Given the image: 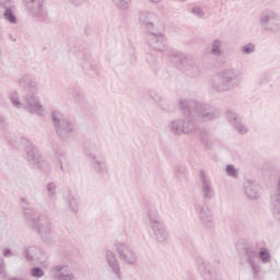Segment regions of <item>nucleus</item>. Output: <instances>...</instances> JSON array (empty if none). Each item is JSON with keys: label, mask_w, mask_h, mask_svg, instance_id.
I'll use <instances>...</instances> for the list:
<instances>
[{"label": "nucleus", "mask_w": 280, "mask_h": 280, "mask_svg": "<svg viewBox=\"0 0 280 280\" xmlns=\"http://www.w3.org/2000/svg\"><path fill=\"white\" fill-rule=\"evenodd\" d=\"M3 257H12V249L5 248L3 250Z\"/></svg>", "instance_id": "nucleus-44"}, {"label": "nucleus", "mask_w": 280, "mask_h": 280, "mask_svg": "<svg viewBox=\"0 0 280 280\" xmlns=\"http://www.w3.org/2000/svg\"><path fill=\"white\" fill-rule=\"evenodd\" d=\"M271 211L273 215L280 220V197L271 196Z\"/></svg>", "instance_id": "nucleus-33"}, {"label": "nucleus", "mask_w": 280, "mask_h": 280, "mask_svg": "<svg viewBox=\"0 0 280 280\" xmlns=\"http://www.w3.org/2000/svg\"><path fill=\"white\" fill-rule=\"evenodd\" d=\"M31 275L32 277H34L35 279H42V277H45V271H43V269L40 267H34L31 270Z\"/></svg>", "instance_id": "nucleus-40"}, {"label": "nucleus", "mask_w": 280, "mask_h": 280, "mask_svg": "<svg viewBox=\"0 0 280 280\" xmlns=\"http://www.w3.org/2000/svg\"><path fill=\"white\" fill-rule=\"evenodd\" d=\"M54 154L59 165V170L61 172H65V165H69V156H67V153L65 152V150H62L59 147L54 148Z\"/></svg>", "instance_id": "nucleus-23"}, {"label": "nucleus", "mask_w": 280, "mask_h": 280, "mask_svg": "<svg viewBox=\"0 0 280 280\" xmlns=\"http://www.w3.org/2000/svg\"><path fill=\"white\" fill-rule=\"evenodd\" d=\"M86 159L93 172L98 174V176H106V174H108V166L106 165V159L96 156L95 153H88Z\"/></svg>", "instance_id": "nucleus-17"}, {"label": "nucleus", "mask_w": 280, "mask_h": 280, "mask_svg": "<svg viewBox=\"0 0 280 280\" xmlns=\"http://www.w3.org/2000/svg\"><path fill=\"white\" fill-rule=\"evenodd\" d=\"M84 150L86 152L85 155L94 154L93 152H100L102 150V147L100 145V142L89 141L88 143H85Z\"/></svg>", "instance_id": "nucleus-31"}, {"label": "nucleus", "mask_w": 280, "mask_h": 280, "mask_svg": "<svg viewBox=\"0 0 280 280\" xmlns=\"http://www.w3.org/2000/svg\"><path fill=\"white\" fill-rule=\"evenodd\" d=\"M244 194L249 200H259V198H261L259 187H257V183L253 180H246L244 183Z\"/></svg>", "instance_id": "nucleus-21"}, {"label": "nucleus", "mask_w": 280, "mask_h": 280, "mask_svg": "<svg viewBox=\"0 0 280 280\" xmlns=\"http://www.w3.org/2000/svg\"><path fill=\"white\" fill-rule=\"evenodd\" d=\"M4 266H5V260L0 257V275H1V272H3Z\"/></svg>", "instance_id": "nucleus-45"}, {"label": "nucleus", "mask_w": 280, "mask_h": 280, "mask_svg": "<svg viewBox=\"0 0 280 280\" xmlns=\"http://www.w3.org/2000/svg\"><path fill=\"white\" fill-rule=\"evenodd\" d=\"M115 5L118 7L119 10H128L130 8V0H113Z\"/></svg>", "instance_id": "nucleus-38"}, {"label": "nucleus", "mask_w": 280, "mask_h": 280, "mask_svg": "<svg viewBox=\"0 0 280 280\" xmlns=\"http://www.w3.org/2000/svg\"><path fill=\"white\" fill-rule=\"evenodd\" d=\"M168 128L173 135H185V129L183 127V118H176L168 122Z\"/></svg>", "instance_id": "nucleus-27"}, {"label": "nucleus", "mask_w": 280, "mask_h": 280, "mask_svg": "<svg viewBox=\"0 0 280 280\" xmlns=\"http://www.w3.org/2000/svg\"><path fill=\"white\" fill-rule=\"evenodd\" d=\"M5 121V118L0 114V124H3Z\"/></svg>", "instance_id": "nucleus-49"}, {"label": "nucleus", "mask_w": 280, "mask_h": 280, "mask_svg": "<svg viewBox=\"0 0 280 280\" xmlns=\"http://www.w3.org/2000/svg\"><path fill=\"white\" fill-rule=\"evenodd\" d=\"M10 102L14 108H22L31 115H43V105L40 104V98L34 95H24L19 98V93L13 91L9 95Z\"/></svg>", "instance_id": "nucleus-5"}, {"label": "nucleus", "mask_w": 280, "mask_h": 280, "mask_svg": "<svg viewBox=\"0 0 280 280\" xmlns=\"http://www.w3.org/2000/svg\"><path fill=\"white\" fill-rule=\"evenodd\" d=\"M45 191L47 192L48 198H56L58 194V183L50 182L45 186Z\"/></svg>", "instance_id": "nucleus-32"}, {"label": "nucleus", "mask_w": 280, "mask_h": 280, "mask_svg": "<svg viewBox=\"0 0 280 280\" xmlns=\"http://www.w3.org/2000/svg\"><path fill=\"white\" fill-rule=\"evenodd\" d=\"M105 261L107 264V270L115 277L117 280H121V265L117 259L115 253L110 249L105 252Z\"/></svg>", "instance_id": "nucleus-16"}, {"label": "nucleus", "mask_w": 280, "mask_h": 280, "mask_svg": "<svg viewBox=\"0 0 280 280\" xmlns=\"http://www.w3.org/2000/svg\"><path fill=\"white\" fill-rule=\"evenodd\" d=\"M27 14L35 21H47V11H45V0H22Z\"/></svg>", "instance_id": "nucleus-10"}, {"label": "nucleus", "mask_w": 280, "mask_h": 280, "mask_svg": "<svg viewBox=\"0 0 280 280\" xmlns=\"http://www.w3.org/2000/svg\"><path fill=\"white\" fill-rule=\"evenodd\" d=\"M20 202H22V203H24V205H25V203H27V199H26V198L21 197V198H20Z\"/></svg>", "instance_id": "nucleus-48"}, {"label": "nucleus", "mask_w": 280, "mask_h": 280, "mask_svg": "<svg viewBox=\"0 0 280 280\" xmlns=\"http://www.w3.org/2000/svg\"><path fill=\"white\" fill-rule=\"evenodd\" d=\"M242 83V77L235 68H225L219 71L210 81V89L214 93H228Z\"/></svg>", "instance_id": "nucleus-1"}, {"label": "nucleus", "mask_w": 280, "mask_h": 280, "mask_svg": "<svg viewBox=\"0 0 280 280\" xmlns=\"http://www.w3.org/2000/svg\"><path fill=\"white\" fill-rule=\"evenodd\" d=\"M196 264L203 280H222V276H220V271H218L220 261L214 260L211 262L199 256L196 258Z\"/></svg>", "instance_id": "nucleus-8"}, {"label": "nucleus", "mask_w": 280, "mask_h": 280, "mask_svg": "<svg viewBox=\"0 0 280 280\" xmlns=\"http://www.w3.org/2000/svg\"><path fill=\"white\" fill-rule=\"evenodd\" d=\"M2 19L12 25L16 24V15L14 14V11H12V7L4 8V11L2 12Z\"/></svg>", "instance_id": "nucleus-29"}, {"label": "nucleus", "mask_w": 280, "mask_h": 280, "mask_svg": "<svg viewBox=\"0 0 280 280\" xmlns=\"http://www.w3.org/2000/svg\"><path fill=\"white\" fill-rule=\"evenodd\" d=\"M190 14H192V16H196V19H205V9H202V7L194 4L190 8Z\"/></svg>", "instance_id": "nucleus-35"}, {"label": "nucleus", "mask_w": 280, "mask_h": 280, "mask_svg": "<svg viewBox=\"0 0 280 280\" xmlns=\"http://www.w3.org/2000/svg\"><path fill=\"white\" fill-rule=\"evenodd\" d=\"M260 27L265 32H271L275 34L280 32V15L276 11H265L260 16Z\"/></svg>", "instance_id": "nucleus-11"}, {"label": "nucleus", "mask_w": 280, "mask_h": 280, "mask_svg": "<svg viewBox=\"0 0 280 280\" xmlns=\"http://www.w3.org/2000/svg\"><path fill=\"white\" fill-rule=\"evenodd\" d=\"M73 5H80V3H84L86 0H70Z\"/></svg>", "instance_id": "nucleus-46"}, {"label": "nucleus", "mask_w": 280, "mask_h": 280, "mask_svg": "<svg viewBox=\"0 0 280 280\" xmlns=\"http://www.w3.org/2000/svg\"><path fill=\"white\" fill-rule=\"evenodd\" d=\"M149 34L151 36L149 39L151 50L147 54V62L151 65V67H154L159 60V54L167 49V42H165V38L163 37V28H159Z\"/></svg>", "instance_id": "nucleus-6"}, {"label": "nucleus", "mask_w": 280, "mask_h": 280, "mask_svg": "<svg viewBox=\"0 0 280 280\" xmlns=\"http://www.w3.org/2000/svg\"><path fill=\"white\" fill-rule=\"evenodd\" d=\"M0 19H3V12L0 11Z\"/></svg>", "instance_id": "nucleus-50"}, {"label": "nucleus", "mask_w": 280, "mask_h": 280, "mask_svg": "<svg viewBox=\"0 0 280 280\" xmlns=\"http://www.w3.org/2000/svg\"><path fill=\"white\" fill-rule=\"evenodd\" d=\"M150 3H153L154 5L161 3L163 0H148Z\"/></svg>", "instance_id": "nucleus-47"}, {"label": "nucleus", "mask_w": 280, "mask_h": 280, "mask_svg": "<svg viewBox=\"0 0 280 280\" xmlns=\"http://www.w3.org/2000/svg\"><path fill=\"white\" fill-rule=\"evenodd\" d=\"M22 209L27 226L47 240L51 235V220L47 217H37L36 211L30 207H22Z\"/></svg>", "instance_id": "nucleus-4"}, {"label": "nucleus", "mask_w": 280, "mask_h": 280, "mask_svg": "<svg viewBox=\"0 0 280 280\" xmlns=\"http://www.w3.org/2000/svg\"><path fill=\"white\" fill-rule=\"evenodd\" d=\"M188 114L183 119L184 135H194L199 128V122L194 118V114L190 109H187Z\"/></svg>", "instance_id": "nucleus-20"}, {"label": "nucleus", "mask_w": 280, "mask_h": 280, "mask_svg": "<svg viewBox=\"0 0 280 280\" xmlns=\"http://www.w3.org/2000/svg\"><path fill=\"white\" fill-rule=\"evenodd\" d=\"M51 119L59 137H65L67 132H73V122L69 121L62 113L54 112Z\"/></svg>", "instance_id": "nucleus-13"}, {"label": "nucleus", "mask_w": 280, "mask_h": 280, "mask_svg": "<svg viewBox=\"0 0 280 280\" xmlns=\"http://www.w3.org/2000/svg\"><path fill=\"white\" fill-rule=\"evenodd\" d=\"M179 1H187V0H179Z\"/></svg>", "instance_id": "nucleus-51"}, {"label": "nucleus", "mask_w": 280, "mask_h": 280, "mask_svg": "<svg viewBox=\"0 0 280 280\" xmlns=\"http://www.w3.org/2000/svg\"><path fill=\"white\" fill-rule=\"evenodd\" d=\"M144 221L149 226V235L156 244H167L170 242V231L165 222L161 220L159 211L149 209L144 214Z\"/></svg>", "instance_id": "nucleus-3"}, {"label": "nucleus", "mask_w": 280, "mask_h": 280, "mask_svg": "<svg viewBox=\"0 0 280 280\" xmlns=\"http://www.w3.org/2000/svg\"><path fill=\"white\" fill-rule=\"evenodd\" d=\"M258 259H260L261 264H270L272 261V256L270 252L266 247H261L258 252Z\"/></svg>", "instance_id": "nucleus-30"}, {"label": "nucleus", "mask_w": 280, "mask_h": 280, "mask_svg": "<svg viewBox=\"0 0 280 280\" xmlns=\"http://www.w3.org/2000/svg\"><path fill=\"white\" fill-rule=\"evenodd\" d=\"M23 255L27 261H34L40 255V248L34 245H25L23 247Z\"/></svg>", "instance_id": "nucleus-25"}, {"label": "nucleus", "mask_w": 280, "mask_h": 280, "mask_svg": "<svg viewBox=\"0 0 280 280\" xmlns=\"http://www.w3.org/2000/svg\"><path fill=\"white\" fill-rule=\"evenodd\" d=\"M174 174L177 178H180V176H183L185 174V171L183 170V167H175Z\"/></svg>", "instance_id": "nucleus-43"}, {"label": "nucleus", "mask_w": 280, "mask_h": 280, "mask_svg": "<svg viewBox=\"0 0 280 280\" xmlns=\"http://www.w3.org/2000/svg\"><path fill=\"white\" fill-rule=\"evenodd\" d=\"M196 213L203 226H213V212L209 207L199 203L196 206Z\"/></svg>", "instance_id": "nucleus-18"}, {"label": "nucleus", "mask_w": 280, "mask_h": 280, "mask_svg": "<svg viewBox=\"0 0 280 280\" xmlns=\"http://www.w3.org/2000/svg\"><path fill=\"white\" fill-rule=\"evenodd\" d=\"M51 272L54 280H75V276L67 265H57Z\"/></svg>", "instance_id": "nucleus-19"}, {"label": "nucleus", "mask_w": 280, "mask_h": 280, "mask_svg": "<svg viewBox=\"0 0 280 280\" xmlns=\"http://www.w3.org/2000/svg\"><path fill=\"white\" fill-rule=\"evenodd\" d=\"M210 54L215 58H220L222 56V40H212V43L210 44Z\"/></svg>", "instance_id": "nucleus-28"}, {"label": "nucleus", "mask_w": 280, "mask_h": 280, "mask_svg": "<svg viewBox=\"0 0 280 280\" xmlns=\"http://www.w3.org/2000/svg\"><path fill=\"white\" fill-rule=\"evenodd\" d=\"M67 200L73 213H78V211H80V201L78 200V198L70 195L68 196Z\"/></svg>", "instance_id": "nucleus-34"}, {"label": "nucleus", "mask_w": 280, "mask_h": 280, "mask_svg": "<svg viewBox=\"0 0 280 280\" xmlns=\"http://www.w3.org/2000/svg\"><path fill=\"white\" fill-rule=\"evenodd\" d=\"M199 180L203 200H212L213 196H215V190H213V184L209 174L206 171H199Z\"/></svg>", "instance_id": "nucleus-15"}, {"label": "nucleus", "mask_w": 280, "mask_h": 280, "mask_svg": "<svg viewBox=\"0 0 280 280\" xmlns=\"http://www.w3.org/2000/svg\"><path fill=\"white\" fill-rule=\"evenodd\" d=\"M179 108H182V110H184L185 113H187V110H190L194 119L198 124L213 121V119L218 117V109H215V107L201 102L180 100Z\"/></svg>", "instance_id": "nucleus-2"}, {"label": "nucleus", "mask_w": 280, "mask_h": 280, "mask_svg": "<svg viewBox=\"0 0 280 280\" xmlns=\"http://www.w3.org/2000/svg\"><path fill=\"white\" fill-rule=\"evenodd\" d=\"M82 69L90 73V75H97V72L100 71V66H97V62H95L93 59L88 58L83 59Z\"/></svg>", "instance_id": "nucleus-26"}, {"label": "nucleus", "mask_w": 280, "mask_h": 280, "mask_svg": "<svg viewBox=\"0 0 280 280\" xmlns=\"http://www.w3.org/2000/svg\"><path fill=\"white\" fill-rule=\"evenodd\" d=\"M114 250L117 253L118 258L128 266H135L137 264V253L126 243L117 242L114 244Z\"/></svg>", "instance_id": "nucleus-12"}, {"label": "nucleus", "mask_w": 280, "mask_h": 280, "mask_svg": "<svg viewBox=\"0 0 280 280\" xmlns=\"http://www.w3.org/2000/svg\"><path fill=\"white\" fill-rule=\"evenodd\" d=\"M18 83L22 89H28V91H38V84L36 83V79L32 77V74H23L18 80Z\"/></svg>", "instance_id": "nucleus-22"}, {"label": "nucleus", "mask_w": 280, "mask_h": 280, "mask_svg": "<svg viewBox=\"0 0 280 280\" xmlns=\"http://www.w3.org/2000/svg\"><path fill=\"white\" fill-rule=\"evenodd\" d=\"M225 172L229 176H231L232 178L237 177V170L235 168V166L228 164L225 167Z\"/></svg>", "instance_id": "nucleus-41"}, {"label": "nucleus", "mask_w": 280, "mask_h": 280, "mask_svg": "<svg viewBox=\"0 0 280 280\" xmlns=\"http://www.w3.org/2000/svg\"><path fill=\"white\" fill-rule=\"evenodd\" d=\"M233 127L236 131L240 132V135H246L248 132V127L246 125L242 124V118L233 124Z\"/></svg>", "instance_id": "nucleus-37"}, {"label": "nucleus", "mask_w": 280, "mask_h": 280, "mask_svg": "<svg viewBox=\"0 0 280 280\" xmlns=\"http://www.w3.org/2000/svg\"><path fill=\"white\" fill-rule=\"evenodd\" d=\"M12 7V0H0V8H10Z\"/></svg>", "instance_id": "nucleus-42"}, {"label": "nucleus", "mask_w": 280, "mask_h": 280, "mask_svg": "<svg viewBox=\"0 0 280 280\" xmlns=\"http://www.w3.org/2000/svg\"><path fill=\"white\" fill-rule=\"evenodd\" d=\"M226 117L228 120L230 121V124H237V121H240L242 118H240V116H237V114L233 113L232 110H228L226 112Z\"/></svg>", "instance_id": "nucleus-39"}, {"label": "nucleus", "mask_w": 280, "mask_h": 280, "mask_svg": "<svg viewBox=\"0 0 280 280\" xmlns=\"http://www.w3.org/2000/svg\"><path fill=\"white\" fill-rule=\"evenodd\" d=\"M255 51L256 46L253 43L246 44L241 47V54H243V56H250V54H255Z\"/></svg>", "instance_id": "nucleus-36"}, {"label": "nucleus", "mask_w": 280, "mask_h": 280, "mask_svg": "<svg viewBox=\"0 0 280 280\" xmlns=\"http://www.w3.org/2000/svg\"><path fill=\"white\" fill-rule=\"evenodd\" d=\"M139 23L143 30H147L148 34L163 30V24H161V16L154 11H141L139 13Z\"/></svg>", "instance_id": "nucleus-9"}, {"label": "nucleus", "mask_w": 280, "mask_h": 280, "mask_svg": "<svg viewBox=\"0 0 280 280\" xmlns=\"http://www.w3.org/2000/svg\"><path fill=\"white\" fill-rule=\"evenodd\" d=\"M182 65L189 71L191 75H198L200 73V67L196 65L191 56H185L182 58Z\"/></svg>", "instance_id": "nucleus-24"}, {"label": "nucleus", "mask_w": 280, "mask_h": 280, "mask_svg": "<svg viewBox=\"0 0 280 280\" xmlns=\"http://www.w3.org/2000/svg\"><path fill=\"white\" fill-rule=\"evenodd\" d=\"M245 262L252 271L254 279H259L261 265L259 264V254L256 249L250 247L245 249Z\"/></svg>", "instance_id": "nucleus-14"}, {"label": "nucleus", "mask_w": 280, "mask_h": 280, "mask_svg": "<svg viewBox=\"0 0 280 280\" xmlns=\"http://www.w3.org/2000/svg\"><path fill=\"white\" fill-rule=\"evenodd\" d=\"M24 159L34 167V170H40L45 172V174H49L51 172V165L43 158L38 148L34 145L32 142L26 143V149L24 153Z\"/></svg>", "instance_id": "nucleus-7"}]
</instances>
